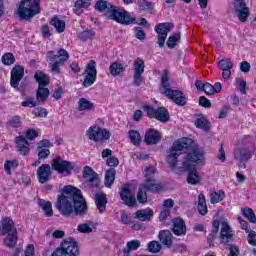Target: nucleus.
Listing matches in <instances>:
<instances>
[{
	"label": "nucleus",
	"instance_id": "nucleus-1",
	"mask_svg": "<svg viewBox=\"0 0 256 256\" xmlns=\"http://www.w3.org/2000/svg\"><path fill=\"white\" fill-rule=\"evenodd\" d=\"M56 209L64 217L72 215H85L87 213V202L83 198L81 190L73 186H65L61 196H58Z\"/></svg>",
	"mask_w": 256,
	"mask_h": 256
},
{
	"label": "nucleus",
	"instance_id": "nucleus-2",
	"mask_svg": "<svg viewBox=\"0 0 256 256\" xmlns=\"http://www.w3.org/2000/svg\"><path fill=\"white\" fill-rule=\"evenodd\" d=\"M95 9L96 11L103 13L108 19L120 23V25H133V23H135V18H132L129 12L119 9L111 3H107L105 0H99L95 4Z\"/></svg>",
	"mask_w": 256,
	"mask_h": 256
},
{
	"label": "nucleus",
	"instance_id": "nucleus-3",
	"mask_svg": "<svg viewBox=\"0 0 256 256\" xmlns=\"http://www.w3.org/2000/svg\"><path fill=\"white\" fill-rule=\"evenodd\" d=\"M84 179H88V185L95 197L96 207L99 213H104L107 209V195L99 188V174L93 171L90 166H85L83 170Z\"/></svg>",
	"mask_w": 256,
	"mask_h": 256
},
{
	"label": "nucleus",
	"instance_id": "nucleus-4",
	"mask_svg": "<svg viewBox=\"0 0 256 256\" xmlns=\"http://www.w3.org/2000/svg\"><path fill=\"white\" fill-rule=\"evenodd\" d=\"M161 88L160 91L168 99H171L174 101L175 104H177L179 107H184V105H187V95L183 93V91L180 90H173L169 85V70H163L162 76H161Z\"/></svg>",
	"mask_w": 256,
	"mask_h": 256
},
{
	"label": "nucleus",
	"instance_id": "nucleus-5",
	"mask_svg": "<svg viewBox=\"0 0 256 256\" xmlns=\"http://www.w3.org/2000/svg\"><path fill=\"white\" fill-rule=\"evenodd\" d=\"M193 140L191 138H181L180 140L176 141L173 146L167 151V163L171 169V171L175 172L177 169V163L179 159V155H183L184 151H187Z\"/></svg>",
	"mask_w": 256,
	"mask_h": 256
},
{
	"label": "nucleus",
	"instance_id": "nucleus-6",
	"mask_svg": "<svg viewBox=\"0 0 256 256\" xmlns=\"http://www.w3.org/2000/svg\"><path fill=\"white\" fill-rule=\"evenodd\" d=\"M41 0H21L17 9V15L21 21H29L35 15H39L41 10L39 5Z\"/></svg>",
	"mask_w": 256,
	"mask_h": 256
},
{
	"label": "nucleus",
	"instance_id": "nucleus-7",
	"mask_svg": "<svg viewBox=\"0 0 256 256\" xmlns=\"http://www.w3.org/2000/svg\"><path fill=\"white\" fill-rule=\"evenodd\" d=\"M1 235H6L4 239V244L6 247H15L19 239L17 235V227H15V222L11 217L3 218L1 221Z\"/></svg>",
	"mask_w": 256,
	"mask_h": 256
},
{
	"label": "nucleus",
	"instance_id": "nucleus-8",
	"mask_svg": "<svg viewBox=\"0 0 256 256\" xmlns=\"http://www.w3.org/2000/svg\"><path fill=\"white\" fill-rule=\"evenodd\" d=\"M51 256H79V243L75 238H66Z\"/></svg>",
	"mask_w": 256,
	"mask_h": 256
},
{
	"label": "nucleus",
	"instance_id": "nucleus-9",
	"mask_svg": "<svg viewBox=\"0 0 256 256\" xmlns=\"http://www.w3.org/2000/svg\"><path fill=\"white\" fill-rule=\"evenodd\" d=\"M47 59L51 62L49 63V67L51 68L52 73L59 75V73H61L60 67L69 60V52L65 49H60L58 54H53V51H49Z\"/></svg>",
	"mask_w": 256,
	"mask_h": 256
},
{
	"label": "nucleus",
	"instance_id": "nucleus-10",
	"mask_svg": "<svg viewBox=\"0 0 256 256\" xmlns=\"http://www.w3.org/2000/svg\"><path fill=\"white\" fill-rule=\"evenodd\" d=\"M37 137H39V134L35 129L27 130L25 136L21 135L16 137L15 143L18 153L20 155H29V152L31 151V148H29L31 143H29V141H33V139H37Z\"/></svg>",
	"mask_w": 256,
	"mask_h": 256
},
{
	"label": "nucleus",
	"instance_id": "nucleus-11",
	"mask_svg": "<svg viewBox=\"0 0 256 256\" xmlns=\"http://www.w3.org/2000/svg\"><path fill=\"white\" fill-rule=\"evenodd\" d=\"M205 162V151L201 148H194L184 157L182 166L184 167H197L201 163Z\"/></svg>",
	"mask_w": 256,
	"mask_h": 256
},
{
	"label": "nucleus",
	"instance_id": "nucleus-12",
	"mask_svg": "<svg viewBox=\"0 0 256 256\" xmlns=\"http://www.w3.org/2000/svg\"><path fill=\"white\" fill-rule=\"evenodd\" d=\"M86 135L90 141H94L95 143H98V141H109L111 139V133L107 129L99 126L90 127Z\"/></svg>",
	"mask_w": 256,
	"mask_h": 256
},
{
	"label": "nucleus",
	"instance_id": "nucleus-13",
	"mask_svg": "<svg viewBox=\"0 0 256 256\" xmlns=\"http://www.w3.org/2000/svg\"><path fill=\"white\" fill-rule=\"evenodd\" d=\"M52 169L58 171L60 175L67 177V175H71V171L72 169H75V165H73V162L63 160L61 156H57L52 160Z\"/></svg>",
	"mask_w": 256,
	"mask_h": 256
},
{
	"label": "nucleus",
	"instance_id": "nucleus-14",
	"mask_svg": "<svg viewBox=\"0 0 256 256\" xmlns=\"http://www.w3.org/2000/svg\"><path fill=\"white\" fill-rule=\"evenodd\" d=\"M84 75L86 76L82 83L83 87H91V85L97 81V62H95V60H90L86 65Z\"/></svg>",
	"mask_w": 256,
	"mask_h": 256
},
{
	"label": "nucleus",
	"instance_id": "nucleus-15",
	"mask_svg": "<svg viewBox=\"0 0 256 256\" xmlns=\"http://www.w3.org/2000/svg\"><path fill=\"white\" fill-rule=\"evenodd\" d=\"M173 27L174 25L171 22L160 23L155 26L154 30L158 34L157 44L160 47V49H163V47H165V41L167 39V35L169 34V31L173 29Z\"/></svg>",
	"mask_w": 256,
	"mask_h": 256
},
{
	"label": "nucleus",
	"instance_id": "nucleus-16",
	"mask_svg": "<svg viewBox=\"0 0 256 256\" xmlns=\"http://www.w3.org/2000/svg\"><path fill=\"white\" fill-rule=\"evenodd\" d=\"M24 75L25 68H23V66H15L11 70L10 85L11 87H13V89H17V91H20V93H23L25 91V87H19V82L21 81V79H23Z\"/></svg>",
	"mask_w": 256,
	"mask_h": 256
},
{
	"label": "nucleus",
	"instance_id": "nucleus-17",
	"mask_svg": "<svg viewBox=\"0 0 256 256\" xmlns=\"http://www.w3.org/2000/svg\"><path fill=\"white\" fill-rule=\"evenodd\" d=\"M221 226L220 230V243L223 245H231L233 243V238L235 237V233L233 232V228L229 226L227 220H219Z\"/></svg>",
	"mask_w": 256,
	"mask_h": 256
},
{
	"label": "nucleus",
	"instance_id": "nucleus-18",
	"mask_svg": "<svg viewBox=\"0 0 256 256\" xmlns=\"http://www.w3.org/2000/svg\"><path fill=\"white\" fill-rule=\"evenodd\" d=\"M180 171H185L188 173L187 183L189 185H199L201 179L199 178V174L197 173V166H182L178 168Z\"/></svg>",
	"mask_w": 256,
	"mask_h": 256
},
{
	"label": "nucleus",
	"instance_id": "nucleus-19",
	"mask_svg": "<svg viewBox=\"0 0 256 256\" xmlns=\"http://www.w3.org/2000/svg\"><path fill=\"white\" fill-rule=\"evenodd\" d=\"M251 157H253V153H251V150L247 148H236L234 150L235 161L240 162V167H243L244 169L246 161H249Z\"/></svg>",
	"mask_w": 256,
	"mask_h": 256
},
{
	"label": "nucleus",
	"instance_id": "nucleus-20",
	"mask_svg": "<svg viewBox=\"0 0 256 256\" xmlns=\"http://www.w3.org/2000/svg\"><path fill=\"white\" fill-rule=\"evenodd\" d=\"M53 172L51 171V165L42 164L37 170V178L41 185H45L51 179Z\"/></svg>",
	"mask_w": 256,
	"mask_h": 256
},
{
	"label": "nucleus",
	"instance_id": "nucleus-21",
	"mask_svg": "<svg viewBox=\"0 0 256 256\" xmlns=\"http://www.w3.org/2000/svg\"><path fill=\"white\" fill-rule=\"evenodd\" d=\"M159 141H161V132L155 129H150L146 132L144 137L146 145H157Z\"/></svg>",
	"mask_w": 256,
	"mask_h": 256
},
{
	"label": "nucleus",
	"instance_id": "nucleus-22",
	"mask_svg": "<svg viewBox=\"0 0 256 256\" xmlns=\"http://www.w3.org/2000/svg\"><path fill=\"white\" fill-rule=\"evenodd\" d=\"M120 198L128 207H135V205H137V200L131 194L129 187L122 188V191L120 192Z\"/></svg>",
	"mask_w": 256,
	"mask_h": 256
},
{
	"label": "nucleus",
	"instance_id": "nucleus-23",
	"mask_svg": "<svg viewBox=\"0 0 256 256\" xmlns=\"http://www.w3.org/2000/svg\"><path fill=\"white\" fill-rule=\"evenodd\" d=\"M172 231L177 237L187 235V226L185 225V221L181 218L174 219Z\"/></svg>",
	"mask_w": 256,
	"mask_h": 256
},
{
	"label": "nucleus",
	"instance_id": "nucleus-24",
	"mask_svg": "<svg viewBox=\"0 0 256 256\" xmlns=\"http://www.w3.org/2000/svg\"><path fill=\"white\" fill-rule=\"evenodd\" d=\"M141 187L151 193H159L162 189L161 184L155 178L145 179Z\"/></svg>",
	"mask_w": 256,
	"mask_h": 256
},
{
	"label": "nucleus",
	"instance_id": "nucleus-25",
	"mask_svg": "<svg viewBox=\"0 0 256 256\" xmlns=\"http://www.w3.org/2000/svg\"><path fill=\"white\" fill-rule=\"evenodd\" d=\"M154 212L151 208H145L141 209L135 212V219H138V221H151L153 219Z\"/></svg>",
	"mask_w": 256,
	"mask_h": 256
},
{
	"label": "nucleus",
	"instance_id": "nucleus-26",
	"mask_svg": "<svg viewBox=\"0 0 256 256\" xmlns=\"http://www.w3.org/2000/svg\"><path fill=\"white\" fill-rule=\"evenodd\" d=\"M159 241L165 247L171 248L173 246V234L169 230H161L159 232Z\"/></svg>",
	"mask_w": 256,
	"mask_h": 256
},
{
	"label": "nucleus",
	"instance_id": "nucleus-27",
	"mask_svg": "<svg viewBox=\"0 0 256 256\" xmlns=\"http://www.w3.org/2000/svg\"><path fill=\"white\" fill-rule=\"evenodd\" d=\"M117 175V171H115L114 168H110L105 173L104 178V185L108 189H111L113 187V183H115V176Z\"/></svg>",
	"mask_w": 256,
	"mask_h": 256
},
{
	"label": "nucleus",
	"instance_id": "nucleus-28",
	"mask_svg": "<svg viewBox=\"0 0 256 256\" xmlns=\"http://www.w3.org/2000/svg\"><path fill=\"white\" fill-rule=\"evenodd\" d=\"M154 119H156L157 121H160V123H167V121H169V111L167 110V108L159 107L156 110Z\"/></svg>",
	"mask_w": 256,
	"mask_h": 256
},
{
	"label": "nucleus",
	"instance_id": "nucleus-29",
	"mask_svg": "<svg viewBox=\"0 0 256 256\" xmlns=\"http://www.w3.org/2000/svg\"><path fill=\"white\" fill-rule=\"evenodd\" d=\"M34 78L36 83L39 84V87H47V85L50 83L49 75L41 71H37L34 75Z\"/></svg>",
	"mask_w": 256,
	"mask_h": 256
},
{
	"label": "nucleus",
	"instance_id": "nucleus-30",
	"mask_svg": "<svg viewBox=\"0 0 256 256\" xmlns=\"http://www.w3.org/2000/svg\"><path fill=\"white\" fill-rule=\"evenodd\" d=\"M219 225H221L220 220H215L213 222L212 232L208 235V238H207L209 247L214 246L213 241H215V239L217 238V233H219Z\"/></svg>",
	"mask_w": 256,
	"mask_h": 256
},
{
	"label": "nucleus",
	"instance_id": "nucleus-31",
	"mask_svg": "<svg viewBox=\"0 0 256 256\" xmlns=\"http://www.w3.org/2000/svg\"><path fill=\"white\" fill-rule=\"evenodd\" d=\"M38 205H39V207L42 208L46 217H53V205L51 204L50 201H45L43 199H39Z\"/></svg>",
	"mask_w": 256,
	"mask_h": 256
},
{
	"label": "nucleus",
	"instance_id": "nucleus-32",
	"mask_svg": "<svg viewBox=\"0 0 256 256\" xmlns=\"http://www.w3.org/2000/svg\"><path fill=\"white\" fill-rule=\"evenodd\" d=\"M141 247V241L139 240H131L126 244V248H124V255L129 256L131 251H137Z\"/></svg>",
	"mask_w": 256,
	"mask_h": 256
},
{
	"label": "nucleus",
	"instance_id": "nucleus-33",
	"mask_svg": "<svg viewBox=\"0 0 256 256\" xmlns=\"http://www.w3.org/2000/svg\"><path fill=\"white\" fill-rule=\"evenodd\" d=\"M37 101H41L45 103L47 99H49V88H45V86H38V90L36 92Z\"/></svg>",
	"mask_w": 256,
	"mask_h": 256
},
{
	"label": "nucleus",
	"instance_id": "nucleus-34",
	"mask_svg": "<svg viewBox=\"0 0 256 256\" xmlns=\"http://www.w3.org/2000/svg\"><path fill=\"white\" fill-rule=\"evenodd\" d=\"M198 211L200 215H207L209 211L207 209V201L205 200V195H203V193L198 195Z\"/></svg>",
	"mask_w": 256,
	"mask_h": 256
},
{
	"label": "nucleus",
	"instance_id": "nucleus-35",
	"mask_svg": "<svg viewBox=\"0 0 256 256\" xmlns=\"http://www.w3.org/2000/svg\"><path fill=\"white\" fill-rule=\"evenodd\" d=\"M109 71L113 77H117V75H121L125 71V67L121 63L113 62L109 67Z\"/></svg>",
	"mask_w": 256,
	"mask_h": 256
},
{
	"label": "nucleus",
	"instance_id": "nucleus-36",
	"mask_svg": "<svg viewBox=\"0 0 256 256\" xmlns=\"http://www.w3.org/2000/svg\"><path fill=\"white\" fill-rule=\"evenodd\" d=\"M128 137L131 141L132 144H134L136 147H139V145H141V134H139V131L137 130H130L128 132Z\"/></svg>",
	"mask_w": 256,
	"mask_h": 256
},
{
	"label": "nucleus",
	"instance_id": "nucleus-37",
	"mask_svg": "<svg viewBox=\"0 0 256 256\" xmlns=\"http://www.w3.org/2000/svg\"><path fill=\"white\" fill-rule=\"evenodd\" d=\"M94 107H95V104H93V102L85 98H81L78 102L79 111H91V109H93Z\"/></svg>",
	"mask_w": 256,
	"mask_h": 256
},
{
	"label": "nucleus",
	"instance_id": "nucleus-38",
	"mask_svg": "<svg viewBox=\"0 0 256 256\" xmlns=\"http://www.w3.org/2000/svg\"><path fill=\"white\" fill-rule=\"evenodd\" d=\"M138 5L142 11H147L148 13L153 14V9H155L154 2H149L148 0H140Z\"/></svg>",
	"mask_w": 256,
	"mask_h": 256
},
{
	"label": "nucleus",
	"instance_id": "nucleus-39",
	"mask_svg": "<svg viewBox=\"0 0 256 256\" xmlns=\"http://www.w3.org/2000/svg\"><path fill=\"white\" fill-rule=\"evenodd\" d=\"M50 25H52L53 27H55L57 33H63V31H65V21L60 20L57 17H54L51 21H50Z\"/></svg>",
	"mask_w": 256,
	"mask_h": 256
},
{
	"label": "nucleus",
	"instance_id": "nucleus-40",
	"mask_svg": "<svg viewBox=\"0 0 256 256\" xmlns=\"http://www.w3.org/2000/svg\"><path fill=\"white\" fill-rule=\"evenodd\" d=\"M195 125L198 129H202L203 131H209V128L211 127L209 120L205 119L204 117L196 119Z\"/></svg>",
	"mask_w": 256,
	"mask_h": 256
},
{
	"label": "nucleus",
	"instance_id": "nucleus-41",
	"mask_svg": "<svg viewBox=\"0 0 256 256\" xmlns=\"http://www.w3.org/2000/svg\"><path fill=\"white\" fill-rule=\"evenodd\" d=\"M225 199V192L223 190L213 192L210 195V203L215 205V203H219V201H223Z\"/></svg>",
	"mask_w": 256,
	"mask_h": 256
},
{
	"label": "nucleus",
	"instance_id": "nucleus-42",
	"mask_svg": "<svg viewBox=\"0 0 256 256\" xmlns=\"http://www.w3.org/2000/svg\"><path fill=\"white\" fill-rule=\"evenodd\" d=\"M180 40H181V34L176 33L168 38L166 45L169 49H175V47L177 46V42Z\"/></svg>",
	"mask_w": 256,
	"mask_h": 256
},
{
	"label": "nucleus",
	"instance_id": "nucleus-43",
	"mask_svg": "<svg viewBox=\"0 0 256 256\" xmlns=\"http://www.w3.org/2000/svg\"><path fill=\"white\" fill-rule=\"evenodd\" d=\"M242 215H244V217L248 219L250 223H256V216H255V212H253V209L251 208L242 209Z\"/></svg>",
	"mask_w": 256,
	"mask_h": 256
},
{
	"label": "nucleus",
	"instance_id": "nucleus-44",
	"mask_svg": "<svg viewBox=\"0 0 256 256\" xmlns=\"http://www.w3.org/2000/svg\"><path fill=\"white\" fill-rule=\"evenodd\" d=\"M134 73H145V61L142 58L134 61Z\"/></svg>",
	"mask_w": 256,
	"mask_h": 256
},
{
	"label": "nucleus",
	"instance_id": "nucleus-45",
	"mask_svg": "<svg viewBox=\"0 0 256 256\" xmlns=\"http://www.w3.org/2000/svg\"><path fill=\"white\" fill-rule=\"evenodd\" d=\"M79 233H93V223L86 222L78 225Z\"/></svg>",
	"mask_w": 256,
	"mask_h": 256
},
{
	"label": "nucleus",
	"instance_id": "nucleus-46",
	"mask_svg": "<svg viewBox=\"0 0 256 256\" xmlns=\"http://www.w3.org/2000/svg\"><path fill=\"white\" fill-rule=\"evenodd\" d=\"M147 190L143 188V186H140L137 193V201L138 203L145 204L147 203Z\"/></svg>",
	"mask_w": 256,
	"mask_h": 256
},
{
	"label": "nucleus",
	"instance_id": "nucleus-47",
	"mask_svg": "<svg viewBox=\"0 0 256 256\" xmlns=\"http://www.w3.org/2000/svg\"><path fill=\"white\" fill-rule=\"evenodd\" d=\"M143 111H145L147 117L149 119H155V115L157 114V109L153 108V106H149L147 104L142 106Z\"/></svg>",
	"mask_w": 256,
	"mask_h": 256
},
{
	"label": "nucleus",
	"instance_id": "nucleus-48",
	"mask_svg": "<svg viewBox=\"0 0 256 256\" xmlns=\"http://www.w3.org/2000/svg\"><path fill=\"white\" fill-rule=\"evenodd\" d=\"M2 63L4 65H13V63H15V55H13V53H5L2 56Z\"/></svg>",
	"mask_w": 256,
	"mask_h": 256
},
{
	"label": "nucleus",
	"instance_id": "nucleus-49",
	"mask_svg": "<svg viewBox=\"0 0 256 256\" xmlns=\"http://www.w3.org/2000/svg\"><path fill=\"white\" fill-rule=\"evenodd\" d=\"M161 249H162L161 243L157 241H151L148 244V251H150V253H159Z\"/></svg>",
	"mask_w": 256,
	"mask_h": 256
},
{
	"label": "nucleus",
	"instance_id": "nucleus-50",
	"mask_svg": "<svg viewBox=\"0 0 256 256\" xmlns=\"http://www.w3.org/2000/svg\"><path fill=\"white\" fill-rule=\"evenodd\" d=\"M95 37V32L93 30H85L79 34V39L81 41H88V39H93Z\"/></svg>",
	"mask_w": 256,
	"mask_h": 256
},
{
	"label": "nucleus",
	"instance_id": "nucleus-51",
	"mask_svg": "<svg viewBox=\"0 0 256 256\" xmlns=\"http://www.w3.org/2000/svg\"><path fill=\"white\" fill-rule=\"evenodd\" d=\"M7 125L11 127L12 129H17L21 127V117L19 116H14L12 119H10L7 122Z\"/></svg>",
	"mask_w": 256,
	"mask_h": 256
},
{
	"label": "nucleus",
	"instance_id": "nucleus-52",
	"mask_svg": "<svg viewBox=\"0 0 256 256\" xmlns=\"http://www.w3.org/2000/svg\"><path fill=\"white\" fill-rule=\"evenodd\" d=\"M236 13L238 15L239 21H241L242 23H245V21H247L249 17V8L246 7L243 10H238V12Z\"/></svg>",
	"mask_w": 256,
	"mask_h": 256
},
{
	"label": "nucleus",
	"instance_id": "nucleus-53",
	"mask_svg": "<svg viewBox=\"0 0 256 256\" xmlns=\"http://www.w3.org/2000/svg\"><path fill=\"white\" fill-rule=\"evenodd\" d=\"M91 6V0H77L74 3L76 9H87Z\"/></svg>",
	"mask_w": 256,
	"mask_h": 256
},
{
	"label": "nucleus",
	"instance_id": "nucleus-54",
	"mask_svg": "<svg viewBox=\"0 0 256 256\" xmlns=\"http://www.w3.org/2000/svg\"><path fill=\"white\" fill-rule=\"evenodd\" d=\"M218 67H220L221 71L231 69L233 67V62H231V59H222L219 61Z\"/></svg>",
	"mask_w": 256,
	"mask_h": 256
},
{
	"label": "nucleus",
	"instance_id": "nucleus-55",
	"mask_svg": "<svg viewBox=\"0 0 256 256\" xmlns=\"http://www.w3.org/2000/svg\"><path fill=\"white\" fill-rule=\"evenodd\" d=\"M120 222L122 223V225H131L132 220L129 213L122 211L120 216Z\"/></svg>",
	"mask_w": 256,
	"mask_h": 256
},
{
	"label": "nucleus",
	"instance_id": "nucleus-56",
	"mask_svg": "<svg viewBox=\"0 0 256 256\" xmlns=\"http://www.w3.org/2000/svg\"><path fill=\"white\" fill-rule=\"evenodd\" d=\"M246 8H247V4L245 3V0H234V11L236 13Z\"/></svg>",
	"mask_w": 256,
	"mask_h": 256
},
{
	"label": "nucleus",
	"instance_id": "nucleus-57",
	"mask_svg": "<svg viewBox=\"0 0 256 256\" xmlns=\"http://www.w3.org/2000/svg\"><path fill=\"white\" fill-rule=\"evenodd\" d=\"M133 79V85L140 87L141 83H143V73H134Z\"/></svg>",
	"mask_w": 256,
	"mask_h": 256
},
{
	"label": "nucleus",
	"instance_id": "nucleus-58",
	"mask_svg": "<svg viewBox=\"0 0 256 256\" xmlns=\"http://www.w3.org/2000/svg\"><path fill=\"white\" fill-rule=\"evenodd\" d=\"M49 147H53V143L48 139H44L38 142L37 149H49Z\"/></svg>",
	"mask_w": 256,
	"mask_h": 256
},
{
	"label": "nucleus",
	"instance_id": "nucleus-59",
	"mask_svg": "<svg viewBox=\"0 0 256 256\" xmlns=\"http://www.w3.org/2000/svg\"><path fill=\"white\" fill-rule=\"evenodd\" d=\"M134 34L136 39H139V41H144V39L147 37V34H145V31L141 28H135Z\"/></svg>",
	"mask_w": 256,
	"mask_h": 256
},
{
	"label": "nucleus",
	"instance_id": "nucleus-60",
	"mask_svg": "<svg viewBox=\"0 0 256 256\" xmlns=\"http://www.w3.org/2000/svg\"><path fill=\"white\" fill-rule=\"evenodd\" d=\"M248 233V243L252 245V247H256V232L250 230Z\"/></svg>",
	"mask_w": 256,
	"mask_h": 256
},
{
	"label": "nucleus",
	"instance_id": "nucleus-61",
	"mask_svg": "<svg viewBox=\"0 0 256 256\" xmlns=\"http://www.w3.org/2000/svg\"><path fill=\"white\" fill-rule=\"evenodd\" d=\"M106 163L108 167H117L119 165V159L115 156L107 158Z\"/></svg>",
	"mask_w": 256,
	"mask_h": 256
},
{
	"label": "nucleus",
	"instance_id": "nucleus-62",
	"mask_svg": "<svg viewBox=\"0 0 256 256\" xmlns=\"http://www.w3.org/2000/svg\"><path fill=\"white\" fill-rule=\"evenodd\" d=\"M22 107H37V100L34 98H27L22 102Z\"/></svg>",
	"mask_w": 256,
	"mask_h": 256
},
{
	"label": "nucleus",
	"instance_id": "nucleus-63",
	"mask_svg": "<svg viewBox=\"0 0 256 256\" xmlns=\"http://www.w3.org/2000/svg\"><path fill=\"white\" fill-rule=\"evenodd\" d=\"M199 105H201V107H206L207 109H210L211 101H209V99H207V97L205 96H200Z\"/></svg>",
	"mask_w": 256,
	"mask_h": 256
},
{
	"label": "nucleus",
	"instance_id": "nucleus-64",
	"mask_svg": "<svg viewBox=\"0 0 256 256\" xmlns=\"http://www.w3.org/2000/svg\"><path fill=\"white\" fill-rule=\"evenodd\" d=\"M153 177H155V168L150 166L145 170V179H154Z\"/></svg>",
	"mask_w": 256,
	"mask_h": 256
}]
</instances>
